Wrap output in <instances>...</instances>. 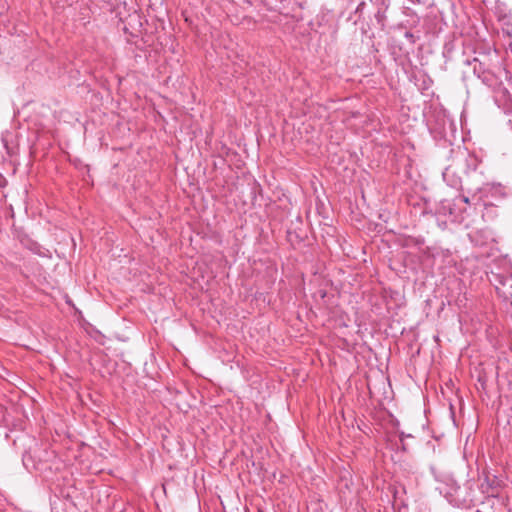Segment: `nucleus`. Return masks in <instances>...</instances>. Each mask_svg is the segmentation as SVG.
Listing matches in <instances>:
<instances>
[{
	"mask_svg": "<svg viewBox=\"0 0 512 512\" xmlns=\"http://www.w3.org/2000/svg\"><path fill=\"white\" fill-rule=\"evenodd\" d=\"M455 201H456L457 203H466V204H467V203H469V202H470V198H469V197H466V196H465V194H459V195L456 197Z\"/></svg>",
	"mask_w": 512,
	"mask_h": 512,
	"instance_id": "7ed1b4c3",
	"label": "nucleus"
},
{
	"mask_svg": "<svg viewBox=\"0 0 512 512\" xmlns=\"http://www.w3.org/2000/svg\"><path fill=\"white\" fill-rule=\"evenodd\" d=\"M459 488L460 487L454 481L451 480V484L448 486L447 490H444L441 487H438L437 489L439 490L440 494H443L447 498L449 502H452L453 496L454 494H456Z\"/></svg>",
	"mask_w": 512,
	"mask_h": 512,
	"instance_id": "f257e3e1",
	"label": "nucleus"
},
{
	"mask_svg": "<svg viewBox=\"0 0 512 512\" xmlns=\"http://www.w3.org/2000/svg\"><path fill=\"white\" fill-rule=\"evenodd\" d=\"M8 426L9 425V419H8V414H7V411H6V408L0 404V426Z\"/></svg>",
	"mask_w": 512,
	"mask_h": 512,
	"instance_id": "f03ea898",
	"label": "nucleus"
},
{
	"mask_svg": "<svg viewBox=\"0 0 512 512\" xmlns=\"http://www.w3.org/2000/svg\"><path fill=\"white\" fill-rule=\"evenodd\" d=\"M5 438H9V434L7 432L5 433Z\"/></svg>",
	"mask_w": 512,
	"mask_h": 512,
	"instance_id": "20e7f679",
	"label": "nucleus"
}]
</instances>
